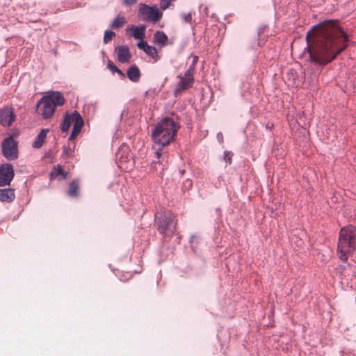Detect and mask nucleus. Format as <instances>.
I'll use <instances>...</instances> for the list:
<instances>
[{"label":"nucleus","instance_id":"f257e3e1","mask_svg":"<svg viewBox=\"0 0 356 356\" xmlns=\"http://www.w3.org/2000/svg\"><path fill=\"white\" fill-rule=\"evenodd\" d=\"M305 49L310 60L325 66L334 60L348 47L349 36L338 19H325L313 26L306 35Z\"/></svg>","mask_w":356,"mask_h":356},{"label":"nucleus","instance_id":"f03ea898","mask_svg":"<svg viewBox=\"0 0 356 356\" xmlns=\"http://www.w3.org/2000/svg\"><path fill=\"white\" fill-rule=\"evenodd\" d=\"M180 124L169 117L163 118L152 131V138L154 143L165 147L174 140Z\"/></svg>","mask_w":356,"mask_h":356},{"label":"nucleus","instance_id":"7ed1b4c3","mask_svg":"<svg viewBox=\"0 0 356 356\" xmlns=\"http://www.w3.org/2000/svg\"><path fill=\"white\" fill-rule=\"evenodd\" d=\"M338 253L339 259L347 261L356 255V227L352 225L342 227L339 234Z\"/></svg>","mask_w":356,"mask_h":356},{"label":"nucleus","instance_id":"20e7f679","mask_svg":"<svg viewBox=\"0 0 356 356\" xmlns=\"http://www.w3.org/2000/svg\"><path fill=\"white\" fill-rule=\"evenodd\" d=\"M65 102L63 94L60 92H53L52 94L43 96L37 103L36 111L44 119L50 118L58 106H63Z\"/></svg>","mask_w":356,"mask_h":356},{"label":"nucleus","instance_id":"39448f33","mask_svg":"<svg viewBox=\"0 0 356 356\" xmlns=\"http://www.w3.org/2000/svg\"><path fill=\"white\" fill-rule=\"evenodd\" d=\"M176 217L170 212L156 213L154 217V225L162 235L170 233L174 234L176 231Z\"/></svg>","mask_w":356,"mask_h":356},{"label":"nucleus","instance_id":"423d86ee","mask_svg":"<svg viewBox=\"0 0 356 356\" xmlns=\"http://www.w3.org/2000/svg\"><path fill=\"white\" fill-rule=\"evenodd\" d=\"M162 15V12L159 10L156 5L150 6L145 3H140L139 6L138 16L143 20L156 22L161 19Z\"/></svg>","mask_w":356,"mask_h":356},{"label":"nucleus","instance_id":"0eeeda50","mask_svg":"<svg viewBox=\"0 0 356 356\" xmlns=\"http://www.w3.org/2000/svg\"><path fill=\"white\" fill-rule=\"evenodd\" d=\"M2 154L9 161H14L18 158L17 142L13 140V136H8L1 143Z\"/></svg>","mask_w":356,"mask_h":356},{"label":"nucleus","instance_id":"6e6552de","mask_svg":"<svg viewBox=\"0 0 356 356\" xmlns=\"http://www.w3.org/2000/svg\"><path fill=\"white\" fill-rule=\"evenodd\" d=\"M15 177L13 166L10 163L0 165V186H9Z\"/></svg>","mask_w":356,"mask_h":356},{"label":"nucleus","instance_id":"1a4fd4ad","mask_svg":"<svg viewBox=\"0 0 356 356\" xmlns=\"http://www.w3.org/2000/svg\"><path fill=\"white\" fill-rule=\"evenodd\" d=\"M16 119V115L12 107L4 106L0 108V124L9 127Z\"/></svg>","mask_w":356,"mask_h":356},{"label":"nucleus","instance_id":"9d476101","mask_svg":"<svg viewBox=\"0 0 356 356\" xmlns=\"http://www.w3.org/2000/svg\"><path fill=\"white\" fill-rule=\"evenodd\" d=\"M73 128L69 136L70 140H73L77 137L84 125L83 119L77 111H73Z\"/></svg>","mask_w":356,"mask_h":356},{"label":"nucleus","instance_id":"9b49d317","mask_svg":"<svg viewBox=\"0 0 356 356\" xmlns=\"http://www.w3.org/2000/svg\"><path fill=\"white\" fill-rule=\"evenodd\" d=\"M177 77L179 79V81L177 83L176 88L174 90V95L175 97H178L182 93L183 91L192 87L195 81V79L182 76L181 74H179Z\"/></svg>","mask_w":356,"mask_h":356},{"label":"nucleus","instance_id":"f8f14e48","mask_svg":"<svg viewBox=\"0 0 356 356\" xmlns=\"http://www.w3.org/2000/svg\"><path fill=\"white\" fill-rule=\"evenodd\" d=\"M118 53V60L122 63H127L131 58V54L127 45H120L115 48Z\"/></svg>","mask_w":356,"mask_h":356},{"label":"nucleus","instance_id":"ddd939ff","mask_svg":"<svg viewBox=\"0 0 356 356\" xmlns=\"http://www.w3.org/2000/svg\"><path fill=\"white\" fill-rule=\"evenodd\" d=\"M127 75L128 79L134 83H137L140 80L141 73L138 67L136 65L134 64L128 67L127 71Z\"/></svg>","mask_w":356,"mask_h":356},{"label":"nucleus","instance_id":"4468645a","mask_svg":"<svg viewBox=\"0 0 356 356\" xmlns=\"http://www.w3.org/2000/svg\"><path fill=\"white\" fill-rule=\"evenodd\" d=\"M168 38L162 31H157L154 34V43L159 48L164 47L168 44Z\"/></svg>","mask_w":356,"mask_h":356},{"label":"nucleus","instance_id":"2eb2a0df","mask_svg":"<svg viewBox=\"0 0 356 356\" xmlns=\"http://www.w3.org/2000/svg\"><path fill=\"white\" fill-rule=\"evenodd\" d=\"M15 198V190L13 188L0 189V201L11 202Z\"/></svg>","mask_w":356,"mask_h":356},{"label":"nucleus","instance_id":"dca6fc26","mask_svg":"<svg viewBox=\"0 0 356 356\" xmlns=\"http://www.w3.org/2000/svg\"><path fill=\"white\" fill-rule=\"evenodd\" d=\"M49 131V130L48 129H42L36 136L35 141L32 144V147L35 149L40 148L44 144Z\"/></svg>","mask_w":356,"mask_h":356},{"label":"nucleus","instance_id":"f3484780","mask_svg":"<svg viewBox=\"0 0 356 356\" xmlns=\"http://www.w3.org/2000/svg\"><path fill=\"white\" fill-rule=\"evenodd\" d=\"M132 30V36L137 40L144 39L145 36L146 26L143 24L140 26H132L130 29Z\"/></svg>","mask_w":356,"mask_h":356},{"label":"nucleus","instance_id":"a211bd4d","mask_svg":"<svg viewBox=\"0 0 356 356\" xmlns=\"http://www.w3.org/2000/svg\"><path fill=\"white\" fill-rule=\"evenodd\" d=\"M73 112L70 114L68 111H67L63 118V122L60 124V129L63 132H67L71 123H73Z\"/></svg>","mask_w":356,"mask_h":356},{"label":"nucleus","instance_id":"6ab92c4d","mask_svg":"<svg viewBox=\"0 0 356 356\" xmlns=\"http://www.w3.org/2000/svg\"><path fill=\"white\" fill-rule=\"evenodd\" d=\"M127 23L126 18L123 15H118L110 24V28L113 29H119L122 28Z\"/></svg>","mask_w":356,"mask_h":356},{"label":"nucleus","instance_id":"aec40b11","mask_svg":"<svg viewBox=\"0 0 356 356\" xmlns=\"http://www.w3.org/2000/svg\"><path fill=\"white\" fill-rule=\"evenodd\" d=\"M163 147L161 145H157L156 143L153 146V148L155 149V155L157 159V161L152 162V167L154 168L156 164H161L163 166L165 165L163 163V159L160 160V158L162 156V149Z\"/></svg>","mask_w":356,"mask_h":356},{"label":"nucleus","instance_id":"412c9836","mask_svg":"<svg viewBox=\"0 0 356 356\" xmlns=\"http://www.w3.org/2000/svg\"><path fill=\"white\" fill-rule=\"evenodd\" d=\"M67 195L70 197H77L79 195V181L78 180L73 179L69 184V189Z\"/></svg>","mask_w":356,"mask_h":356},{"label":"nucleus","instance_id":"4be33fe9","mask_svg":"<svg viewBox=\"0 0 356 356\" xmlns=\"http://www.w3.org/2000/svg\"><path fill=\"white\" fill-rule=\"evenodd\" d=\"M144 52L153 58L156 62L160 59V56L158 55L157 49L155 47L149 45Z\"/></svg>","mask_w":356,"mask_h":356},{"label":"nucleus","instance_id":"5701e85b","mask_svg":"<svg viewBox=\"0 0 356 356\" xmlns=\"http://www.w3.org/2000/svg\"><path fill=\"white\" fill-rule=\"evenodd\" d=\"M51 179L54 177H57L58 175H62L63 179H65L67 177V173L64 171V170L62 168L61 165H58L57 168L56 167L54 168V171L51 172Z\"/></svg>","mask_w":356,"mask_h":356},{"label":"nucleus","instance_id":"b1692460","mask_svg":"<svg viewBox=\"0 0 356 356\" xmlns=\"http://www.w3.org/2000/svg\"><path fill=\"white\" fill-rule=\"evenodd\" d=\"M115 36V33L111 30H106L104 31L103 41L104 44L109 43L112 38Z\"/></svg>","mask_w":356,"mask_h":356},{"label":"nucleus","instance_id":"393cba45","mask_svg":"<svg viewBox=\"0 0 356 356\" xmlns=\"http://www.w3.org/2000/svg\"><path fill=\"white\" fill-rule=\"evenodd\" d=\"M177 0H160V8L161 10H165L170 7L172 2Z\"/></svg>","mask_w":356,"mask_h":356},{"label":"nucleus","instance_id":"a878e982","mask_svg":"<svg viewBox=\"0 0 356 356\" xmlns=\"http://www.w3.org/2000/svg\"><path fill=\"white\" fill-rule=\"evenodd\" d=\"M140 41L137 43V47L138 49L143 50V51L147 49V47H148L149 45L148 44L146 40H144L143 39L140 40Z\"/></svg>","mask_w":356,"mask_h":356},{"label":"nucleus","instance_id":"bb28decb","mask_svg":"<svg viewBox=\"0 0 356 356\" xmlns=\"http://www.w3.org/2000/svg\"><path fill=\"white\" fill-rule=\"evenodd\" d=\"M107 67L112 72V73H115L118 69V67L111 60H108Z\"/></svg>","mask_w":356,"mask_h":356},{"label":"nucleus","instance_id":"cd10ccee","mask_svg":"<svg viewBox=\"0 0 356 356\" xmlns=\"http://www.w3.org/2000/svg\"><path fill=\"white\" fill-rule=\"evenodd\" d=\"M194 74H195V71H193V70L188 67V69L184 72V74L183 76L186 77V78H191L192 79H194Z\"/></svg>","mask_w":356,"mask_h":356},{"label":"nucleus","instance_id":"c85d7f7f","mask_svg":"<svg viewBox=\"0 0 356 356\" xmlns=\"http://www.w3.org/2000/svg\"><path fill=\"white\" fill-rule=\"evenodd\" d=\"M138 0H122V4L126 7H131L135 5Z\"/></svg>","mask_w":356,"mask_h":356},{"label":"nucleus","instance_id":"c756f323","mask_svg":"<svg viewBox=\"0 0 356 356\" xmlns=\"http://www.w3.org/2000/svg\"><path fill=\"white\" fill-rule=\"evenodd\" d=\"M181 17H182L183 21L185 23L191 22L192 20L191 13H186V14H181Z\"/></svg>","mask_w":356,"mask_h":356},{"label":"nucleus","instance_id":"7c9ffc66","mask_svg":"<svg viewBox=\"0 0 356 356\" xmlns=\"http://www.w3.org/2000/svg\"><path fill=\"white\" fill-rule=\"evenodd\" d=\"M231 152H228V151H225L224 152V159L225 161L227 163H232V156H231Z\"/></svg>","mask_w":356,"mask_h":356},{"label":"nucleus","instance_id":"2f4dec72","mask_svg":"<svg viewBox=\"0 0 356 356\" xmlns=\"http://www.w3.org/2000/svg\"><path fill=\"white\" fill-rule=\"evenodd\" d=\"M72 152V149L66 146H63V156H68Z\"/></svg>","mask_w":356,"mask_h":356},{"label":"nucleus","instance_id":"473e14b6","mask_svg":"<svg viewBox=\"0 0 356 356\" xmlns=\"http://www.w3.org/2000/svg\"><path fill=\"white\" fill-rule=\"evenodd\" d=\"M19 134V131L17 129H15L13 131L12 134L9 136H13V140H14V138L17 137Z\"/></svg>","mask_w":356,"mask_h":356},{"label":"nucleus","instance_id":"72a5a7b5","mask_svg":"<svg viewBox=\"0 0 356 356\" xmlns=\"http://www.w3.org/2000/svg\"><path fill=\"white\" fill-rule=\"evenodd\" d=\"M115 73H117L122 79H124L126 76L125 74L119 68L117 70V71Z\"/></svg>","mask_w":356,"mask_h":356},{"label":"nucleus","instance_id":"f704fd0d","mask_svg":"<svg viewBox=\"0 0 356 356\" xmlns=\"http://www.w3.org/2000/svg\"><path fill=\"white\" fill-rule=\"evenodd\" d=\"M197 62H198V56H193L191 63H193V64H195L196 65Z\"/></svg>","mask_w":356,"mask_h":356},{"label":"nucleus","instance_id":"c9c22d12","mask_svg":"<svg viewBox=\"0 0 356 356\" xmlns=\"http://www.w3.org/2000/svg\"><path fill=\"white\" fill-rule=\"evenodd\" d=\"M195 65L193 63H191V65L188 67V68L193 70V71H195Z\"/></svg>","mask_w":356,"mask_h":356},{"label":"nucleus","instance_id":"e433bc0d","mask_svg":"<svg viewBox=\"0 0 356 356\" xmlns=\"http://www.w3.org/2000/svg\"><path fill=\"white\" fill-rule=\"evenodd\" d=\"M273 127V124H270L269 123H268L266 124V129H270Z\"/></svg>","mask_w":356,"mask_h":356},{"label":"nucleus","instance_id":"4c0bfd02","mask_svg":"<svg viewBox=\"0 0 356 356\" xmlns=\"http://www.w3.org/2000/svg\"><path fill=\"white\" fill-rule=\"evenodd\" d=\"M179 173L183 175L185 173V170H179Z\"/></svg>","mask_w":356,"mask_h":356},{"label":"nucleus","instance_id":"58836bf2","mask_svg":"<svg viewBox=\"0 0 356 356\" xmlns=\"http://www.w3.org/2000/svg\"><path fill=\"white\" fill-rule=\"evenodd\" d=\"M216 212L220 214L221 212L220 209H219V208L216 209Z\"/></svg>","mask_w":356,"mask_h":356},{"label":"nucleus","instance_id":"ea45409f","mask_svg":"<svg viewBox=\"0 0 356 356\" xmlns=\"http://www.w3.org/2000/svg\"><path fill=\"white\" fill-rule=\"evenodd\" d=\"M219 136H221V137H222V134H220V133L218 134V135H217V137H218V138H219Z\"/></svg>","mask_w":356,"mask_h":356}]
</instances>
